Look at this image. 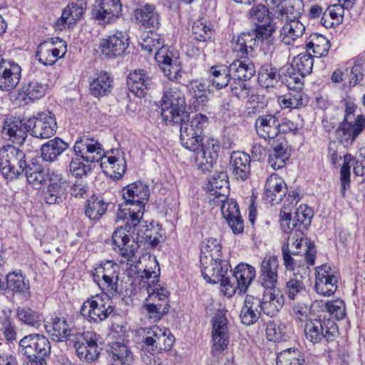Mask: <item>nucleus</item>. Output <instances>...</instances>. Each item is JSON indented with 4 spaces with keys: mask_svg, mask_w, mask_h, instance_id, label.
<instances>
[{
    "mask_svg": "<svg viewBox=\"0 0 365 365\" xmlns=\"http://www.w3.org/2000/svg\"><path fill=\"white\" fill-rule=\"evenodd\" d=\"M123 226L118 227L112 235L113 248L118 255L128 261L133 262V257L140 245L145 243L153 247L160 242L159 239L153 236V231L143 225L140 221L134 225L131 220H125Z\"/></svg>",
    "mask_w": 365,
    "mask_h": 365,
    "instance_id": "obj_1",
    "label": "nucleus"
},
{
    "mask_svg": "<svg viewBox=\"0 0 365 365\" xmlns=\"http://www.w3.org/2000/svg\"><path fill=\"white\" fill-rule=\"evenodd\" d=\"M123 197L126 205L135 206V208H119L117 217L131 220L134 225L138 224L142 220L145 206L150 197L148 185L140 181L130 183L123 188Z\"/></svg>",
    "mask_w": 365,
    "mask_h": 365,
    "instance_id": "obj_2",
    "label": "nucleus"
},
{
    "mask_svg": "<svg viewBox=\"0 0 365 365\" xmlns=\"http://www.w3.org/2000/svg\"><path fill=\"white\" fill-rule=\"evenodd\" d=\"M180 123V143L186 149L196 152L201 145L205 137V129L209 123L208 118L202 113L194 114Z\"/></svg>",
    "mask_w": 365,
    "mask_h": 365,
    "instance_id": "obj_3",
    "label": "nucleus"
},
{
    "mask_svg": "<svg viewBox=\"0 0 365 365\" xmlns=\"http://www.w3.org/2000/svg\"><path fill=\"white\" fill-rule=\"evenodd\" d=\"M29 164L25 153L19 148L11 144L0 148V173L6 180L23 176Z\"/></svg>",
    "mask_w": 365,
    "mask_h": 365,
    "instance_id": "obj_4",
    "label": "nucleus"
},
{
    "mask_svg": "<svg viewBox=\"0 0 365 365\" xmlns=\"http://www.w3.org/2000/svg\"><path fill=\"white\" fill-rule=\"evenodd\" d=\"M183 91L178 86L165 91L161 100V116L166 123L178 124L187 118Z\"/></svg>",
    "mask_w": 365,
    "mask_h": 365,
    "instance_id": "obj_5",
    "label": "nucleus"
},
{
    "mask_svg": "<svg viewBox=\"0 0 365 365\" xmlns=\"http://www.w3.org/2000/svg\"><path fill=\"white\" fill-rule=\"evenodd\" d=\"M344 105V118L336 130V136L344 146L348 147L353 144L365 128V116L359 115L353 121L352 117L354 115L356 105L351 101H346Z\"/></svg>",
    "mask_w": 365,
    "mask_h": 365,
    "instance_id": "obj_6",
    "label": "nucleus"
},
{
    "mask_svg": "<svg viewBox=\"0 0 365 365\" xmlns=\"http://www.w3.org/2000/svg\"><path fill=\"white\" fill-rule=\"evenodd\" d=\"M338 334V326L330 319H309L304 326L305 338L313 344L331 342Z\"/></svg>",
    "mask_w": 365,
    "mask_h": 365,
    "instance_id": "obj_7",
    "label": "nucleus"
},
{
    "mask_svg": "<svg viewBox=\"0 0 365 365\" xmlns=\"http://www.w3.org/2000/svg\"><path fill=\"white\" fill-rule=\"evenodd\" d=\"M275 31V26L269 22L258 26L255 29L241 34L233 46L234 52L252 54L254 48L259 42L269 39Z\"/></svg>",
    "mask_w": 365,
    "mask_h": 365,
    "instance_id": "obj_8",
    "label": "nucleus"
},
{
    "mask_svg": "<svg viewBox=\"0 0 365 365\" xmlns=\"http://www.w3.org/2000/svg\"><path fill=\"white\" fill-rule=\"evenodd\" d=\"M19 345V352L29 360L43 361L50 354L51 349L48 338L39 334H30L24 336Z\"/></svg>",
    "mask_w": 365,
    "mask_h": 365,
    "instance_id": "obj_9",
    "label": "nucleus"
},
{
    "mask_svg": "<svg viewBox=\"0 0 365 365\" xmlns=\"http://www.w3.org/2000/svg\"><path fill=\"white\" fill-rule=\"evenodd\" d=\"M113 310L108 296L96 295L83 302L81 314L89 322L99 324L106 319Z\"/></svg>",
    "mask_w": 365,
    "mask_h": 365,
    "instance_id": "obj_10",
    "label": "nucleus"
},
{
    "mask_svg": "<svg viewBox=\"0 0 365 365\" xmlns=\"http://www.w3.org/2000/svg\"><path fill=\"white\" fill-rule=\"evenodd\" d=\"M99 340V334L93 331H84L76 334L72 341L77 357L86 363L96 361L101 350L98 344Z\"/></svg>",
    "mask_w": 365,
    "mask_h": 365,
    "instance_id": "obj_11",
    "label": "nucleus"
},
{
    "mask_svg": "<svg viewBox=\"0 0 365 365\" xmlns=\"http://www.w3.org/2000/svg\"><path fill=\"white\" fill-rule=\"evenodd\" d=\"M219 269H215L210 274H202L204 279L209 283H220L222 287V292L228 297H232L237 291L241 293V286L239 282L235 280V277L230 269L228 262H222Z\"/></svg>",
    "mask_w": 365,
    "mask_h": 365,
    "instance_id": "obj_12",
    "label": "nucleus"
},
{
    "mask_svg": "<svg viewBox=\"0 0 365 365\" xmlns=\"http://www.w3.org/2000/svg\"><path fill=\"white\" fill-rule=\"evenodd\" d=\"M222 247L219 240L210 238L201 248L200 264L202 274H207L214 272L215 269H219L222 262H227L222 259Z\"/></svg>",
    "mask_w": 365,
    "mask_h": 365,
    "instance_id": "obj_13",
    "label": "nucleus"
},
{
    "mask_svg": "<svg viewBox=\"0 0 365 365\" xmlns=\"http://www.w3.org/2000/svg\"><path fill=\"white\" fill-rule=\"evenodd\" d=\"M228 320L223 310H217L212 319V353L217 355L223 351L228 346L230 334L227 327Z\"/></svg>",
    "mask_w": 365,
    "mask_h": 365,
    "instance_id": "obj_14",
    "label": "nucleus"
},
{
    "mask_svg": "<svg viewBox=\"0 0 365 365\" xmlns=\"http://www.w3.org/2000/svg\"><path fill=\"white\" fill-rule=\"evenodd\" d=\"M66 42L58 38H51L41 42L36 52L38 61L45 66L54 64L58 58L63 57L66 53Z\"/></svg>",
    "mask_w": 365,
    "mask_h": 365,
    "instance_id": "obj_15",
    "label": "nucleus"
},
{
    "mask_svg": "<svg viewBox=\"0 0 365 365\" xmlns=\"http://www.w3.org/2000/svg\"><path fill=\"white\" fill-rule=\"evenodd\" d=\"M28 120L31 135L34 138L48 139L56 132L57 123L55 115L48 110L39 113L36 117Z\"/></svg>",
    "mask_w": 365,
    "mask_h": 365,
    "instance_id": "obj_16",
    "label": "nucleus"
},
{
    "mask_svg": "<svg viewBox=\"0 0 365 365\" xmlns=\"http://www.w3.org/2000/svg\"><path fill=\"white\" fill-rule=\"evenodd\" d=\"M73 150L78 157L90 163L99 162L105 153L103 145L98 140L87 136L76 140Z\"/></svg>",
    "mask_w": 365,
    "mask_h": 365,
    "instance_id": "obj_17",
    "label": "nucleus"
},
{
    "mask_svg": "<svg viewBox=\"0 0 365 365\" xmlns=\"http://www.w3.org/2000/svg\"><path fill=\"white\" fill-rule=\"evenodd\" d=\"M122 5L119 0H101L93 9V18L101 26L113 23L121 15Z\"/></svg>",
    "mask_w": 365,
    "mask_h": 365,
    "instance_id": "obj_18",
    "label": "nucleus"
},
{
    "mask_svg": "<svg viewBox=\"0 0 365 365\" xmlns=\"http://www.w3.org/2000/svg\"><path fill=\"white\" fill-rule=\"evenodd\" d=\"M30 131L29 120H24L19 118H10L5 120L2 135L13 143L21 145Z\"/></svg>",
    "mask_w": 365,
    "mask_h": 365,
    "instance_id": "obj_19",
    "label": "nucleus"
},
{
    "mask_svg": "<svg viewBox=\"0 0 365 365\" xmlns=\"http://www.w3.org/2000/svg\"><path fill=\"white\" fill-rule=\"evenodd\" d=\"M338 277L328 264L317 267L315 290L323 296H331L336 290Z\"/></svg>",
    "mask_w": 365,
    "mask_h": 365,
    "instance_id": "obj_20",
    "label": "nucleus"
},
{
    "mask_svg": "<svg viewBox=\"0 0 365 365\" xmlns=\"http://www.w3.org/2000/svg\"><path fill=\"white\" fill-rule=\"evenodd\" d=\"M218 201L222 202L221 205L222 214L229 227L232 229V232L235 235L242 233L245 225L237 202L233 199H228L227 197L220 198L217 200V202Z\"/></svg>",
    "mask_w": 365,
    "mask_h": 365,
    "instance_id": "obj_21",
    "label": "nucleus"
},
{
    "mask_svg": "<svg viewBox=\"0 0 365 365\" xmlns=\"http://www.w3.org/2000/svg\"><path fill=\"white\" fill-rule=\"evenodd\" d=\"M155 58L165 76L170 81H176L181 77L180 62L168 48H163L155 53Z\"/></svg>",
    "mask_w": 365,
    "mask_h": 365,
    "instance_id": "obj_22",
    "label": "nucleus"
},
{
    "mask_svg": "<svg viewBox=\"0 0 365 365\" xmlns=\"http://www.w3.org/2000/svg\"><path fill=\"white\" fill-rule=\"evenodd\" d=\"M235 53L238 58L229 65L232 80L250 81L256 73L255 66L250 59V56H252V54Z\"/></svg>",
    "mask_w": 365,
    "mask_h": 365,
    "instance_id": "obj_23",
    "label": "nucleus"
},
{
    "mask_svg": "<svg viewBox=\"0 0 365 365\" xmlns=\"http://www.w3.org/2000/svg\"><path fill=\"white\" fill-rule=\"evenodd\" d=\"M21 76V66L2 58V63H0V89L6 91L13 90L19 83Z\"/></svg>",
    "mask_w": 365,
    "mask_h": 365,
    "instance_id": "obj_24",
    "label": "nucleus"
},
{
    "mask_svg": "<svg viewBox=\"0 0 365 365\" xmlns=\"http://www.w3.org/2000/svg\"><path fill=\"white\" fill-rule=\"evenodd\" d=\"M257 135L264 140L274 139L280 133V122L275 114H263L255 123Z\"/></svg>",
    "mask_w": 365,
    "mask_h": 365,
    "instance_id": "obj_25",
    "label": "nucleus"
},
{
    "mask_svg": "<svg viewBox=\"0 0 365 365\" xmlns=\"http://www.w3.org/2000/svg\"><path fill=\"white\" fill-rule=\"evenodd\" d=\"M264 289L262 297L259 298V307L264 314L272 317L282 308L284 297L279 294L276 287Z\"/></svg>",
    "mask_w": 365,
    "mask_h": 365,
    "instance_id": "obj_26",
    "label": "nucleus"
},
{
    "mask_svg": "<svg viewBox=\"0 0 365 365\" xmlns=\"http://www.w3.org/2000/svg\"><path fill=\"white\" fill-rule=\"evenodd\" d=\"M128 45V37L122 31L116 32L108 38L103 39L101 43L102 53L109 57L122 56L125 53Z\"/></svg>",
    "mask_w": 365,
    "mask_h": 365,
    "instance_id": "obj_27",
    "label": "nucleus"
},
{
    "mask_svg": "<svg viewBox=\"0 0 365 365\" xmlns=\"http://www.w3.org/2000/svg\"><path fill=\"white\" fill-rule=\"evenodd\" d=\"M287 187L284 180L277 174L270 175L264 186V195L272 204H279L286 195Z\"/></svg>",
    "mask_w": 365,
    "mask_h": 365,
    "instance_id": "obj_28",
    "label": "nucleus"
},
{
    "mask_svg": "<svg viewBox=\"0 0 365 365\" xmlns=\"http://www.w3.org/2000/svg\"><path fill=\"white\" fill-rule=\"evenodd\" d=\"M279 262L276 257H265L261 262L259 282L264 288L276 287Z\"/></svg>",
    "mask_w": 365,
    "mask_h": 365,
    "instance_id": "obj_29",
    "label": "nucleus"
},
{
    "mask_svg": "<svg viewBox=\"0 0 365 365\" xmlns=\"http://www.w3.org/2000/svg\"><path fill=\"white\" fill-rule=\"evenodd\" d=\"M134 19L138 24L145 28H158L160 24V15L153 4H145L135 9Z\"/></svg>",
    "mask_w": 365,
    "mask_h": 365,
    "instance_id": "obj_30",
    "label": "nucleus"
},
{
    "mask_svg": "<svg viewBox=\"0 0 365 365\" xmlns=\"http://www.w3.org/2000/svg\"><path fill=\"white\" fill-rule=\"evenodd\" d=\"M45 328L56 341H66L70 339L71 336L73 335L67 321L56 315L51 316L49 320L46 322Z\"/></svg>",
    "mask_w": 365,
    "mask_h": 365,
    "instance_id": "obj_31",
    "label": "nucleus"
},
{
    "mask_svg": "<svg viewBox=\"0 0 365 365\" xmlns=\"http://www.w3.org/2000/svg\"><path fill=\"white\" fill-rule=\"evenodd\" d=\"M127 84L130 92L143 97L153 86L152 79L147 76L144 70L134 71L128 76Z\"/></svg>",
    "mask_w": 365,
    "mask_h": 365,
    "instance_id": "obj_32",
    "label": "nucleus"
},
{
    "mask_svg": "<svg viewBox=\"0 0 365 365\" xmlns=\"http://www.w3.org/2000/svg\"><path fill=\"white\" fill-rule=\"evenodd\" d=\"M259 304V297L250 294L246 296L240 314L243 324L249 326L257 322L262 313Z\"/></svg>",
    "mask_w": 365,
    "mask_h": 365,
    "instance_id": "obj_33",
    "label": "nucleus"
},
{
    "mask_svg": "<svg viewBox=\"0 0 365 365\" xmlns=\"http://www.w3.org/2000/svg\"><path fill=\"white\" fill-rule=\"evenodd\" d=\"M250 156L245 152H233L230 156V166L237 179L245 180L250 173Z\"/></svg>",
    "mask_w": 365,
    "mask_h": 365,
    "instance_id": "obj_34",
    "label": "nucleus"
},
{
    "mask_svg": "<svg viewBox=\"0 0 365 365\" xmlns=\"http://www.w3.org/2000/svg\"><path fill=\"white\" fill-rule=\"evenodd\" d=\"M6 286L9 291H11L14 295H19L24 299H28L31 296L30 284L28 279L18 272H10L6 277Z\"/></svg>",
    "mask_w": 365,
    "mask_h": 365,
    "instance_id": "obj_35",
    "label": "nucleus"
},
{
    "mask_svg": "<svg viewBox=\"0 0 365 365\" xmlns=\"http://www.w3.org/2000/svg\"><path fill=\"white\" fill-rule=\"evenodd\" d=\"M99 162L104 173L113 178H120L125 172V162L123 158L120 156H106L104 154Z\"/></svg>",
    "mask_w": 365,
    "mask_h": 365,
    "instance_id": "obj_36",
    "label": "nucleus"
},
{
    "mask_svg": "<svg viewBox=\"0 0 365 365\" xmlns=\"http://www.w3.org/2000/svg\"><path fill=\"white\" fill-rule=\"evenodd\" d=\"M282 81L279 70L271 63H266L261 66L258 72L259 83L266 88H276Z\"/></svg>",
    "mask_w": 365,
    "mask_h": 365,
    "instance_id": "obj_37",
    "label": "nucleus"
},
{
    "mask_svg": "<svg viewBox=\"0 0 365 365\" xmlns=\"http://www.w3.org/2000/svg\"><path fill=\"white\" fill-rule=\"evenodd\" d=\"M285 294L291 300H296L307 295L305 277L297 272H294L286 282Z\"/></svg>",
    "mask_w": 365,
    "mask_h": 365,
    "instance_id": "obj_38",
    "label": "nucleus"
},
{
    "mask_svg": "<svg viewBox=\"0 0 365 365\" xmlns=\"http://www.w3.org/2000/svg\"><path fill=\"white\" fill-rule=\"evenodd\" d=\"M68 148V144L56 137L42 145L41 157L44 161L54 162L57 158Z\"/></svg>",
    "mask_w": 365,
    "mask_h": 365,
    "instance_id": "obj_39",
    "label": "nucleus"
},
{
    "mask_svg": "<svg viewBox=\"0 0 365 365\" xmlns=\"http://www.w3.org/2000/svg\"><path fill=\"white\" fill-rule=\"evenodd\" d=\"M304 31L305 26L302 22L289 20L280 30L279 39L285 45H290L302 37Z\"/></svg>",
    "mask_w": 365,
    "mask_h": 365,
    "instance_id": "obj_40",
    "label": "nucleus"
},
{
    "mask_svg": "<svg viewBox=\"0 0 365 365\" xmlns=\"http://www.w3.org/2000/svg\"><path fill=\"white\" fill-rule=\"evenodd\" d=\"M230 71L229 66L225 64L212 66L209 71L212 85L217 89L226 88L232 80Z\"/></svg>",
    "mask_w": 365,
    "mask_h": 365,
    "instance_id": "obj_41",
    "label": "nucleus"
},
{
    "mask_svg": "<svg viewBox=\"0 0 365 365\" xmlns=\"http://www.w3.org/2000/svg\"><path fill=\"white\" fill-rule=\"evenodd\" d=\"M67 185L65 180L59 178L51 182L45 192V201L49 205L59 204L66 197Z\"/></svg>",
    "mask_w": 365,
    "mask_h": 365,
    "instance_id": "obj_42",
    "label": "nucleus"
},
{
    "mask_svg": "<svg viewBox=\"0 0 365 365\" xmlns=\"http://www.w3.org/2000/svg\"><path fill=\"white\" fill-rule=\"evenodd\" d=\"M27 182L35 189H40L48 179V173L41 165L31 163L24 173Z\"/></svg>",
    "mask_w": 365,
    "mask_h": 365,
    "instance_id": "obj_43",
    "label": "nucleus"
},
{
    "mask_svg": "<svg viewBox=\"0 0 365 365\" xmlns=\"http://www.w3.org/2000/svg\"><path fill=\"white\" fill-rule=\"evenodd\" d=\"M303 90H289V93L279 98V103L283 108H299L309 103V97Z\"/></svg>",
    "mask_w": 365,
    "mask_h": 365,
    "instance_id": "obj_44",
    "label": "nucleus"
},
{
    "mask_svg": "<svg viewBox=\"0 0 365 365\" xmlns=\"http://www.w3.org/2000/svg\"><path fill=\"white\" fill-rule=\"evenodd\" d=\"M284 4L279 9L277 18H285L287 21H299L304 11L303 0H284Z\"/></svg>",
    "mask_w": 365,
    "mask_h": 365,
    "instance_id": "obj_45",
    "label": "nucleus"
},
{
    "mask_svg": "<svg viewBox=\"0 0 365 365\" xmlns=\"http://www.w3.org/2000/svg\"><path fill=\"white\" fill-rule=\"evenodd\" d=\"M113 79L107 73L98 74L90 82L89 91L95 97L107 96L110 93Z\"/></svg>",
    "mask_w": 365,
    "mask_h": 365,
    "instance_id": "obj_46",
    "label": "nucleus"
},
{
    "mask_svg": "<svg viewBox=\"0 0 365 365\" xmlns=\"http://www.w3.org/2000/svg\"><path fill=\"white\" fill-rule=\"evenodd\" d=\"M232 273L235 277V280L239 282L241 286V293H245L255 278V267L248 264L240 263L235 267Z\"/></svg>",
    "mask_w": 365,
    "mask_h": 365,
    "instance_id": "obj_47",
    "label": "nucleus"
},
{
    "mask_svg": "<svg viewBox=\"0 0 365 365\" xmlns=\"http://www.w3.org/2000/svg\"><path fill=\"white\" fill-rule=\"evenodd\" d=\"M228 185L227 175L225 172H216L209 179L210 192L217 200L226 197Z\"/></svg>",
    "mask_w": 365,
    "mask_h": 365,
    "instance_id": "obj_48",
    "label": "nucleus"
},
{
    "mask_svg": "<svg viewBox=\"0 0 365 365\" xmlns=\"http://www.w3.org/2000/svg\"><path fill=\"white\" fill-rule=\"evenodd\" d=\"M109 357L113 361H118L122 365H130L133 361L130 350L125 344L120 342L112 343L109 349Z\"/></svg>",
    "mask_w": 365,
    "mask_h": 365,
    "instance_id": "obj_49",
    "label": "nucleus"
},
{
    "mask_svg": "<svg viewBox=\"0 0 365 365\" xmlns=\"http://www.w3.org/2000/svg\"><path fill=\"white\" fill-rule=\"evenodd\" d=\"M135 261L133 262L128 260V264L130 265V269L128 271V276L137 275V277H140L144 284H146V287H148L149 284L152 286L160 287L158 285V279L160 274L155 271H151L148 266L144 268L142 271L140 268H138V265H134Z\"/></svg>",
    "mask_w": 365,
    "mask_h": 365,
    "instance_id": "obj_50",
    "label": "nucleus"
},
{
    "mask_svg": "<svg viewBox=\"0 0 365 365\" xmlns=\"http://www.w3.org/2000/svg\"><path fill=\"white\" fill-rule=\"evenodd\" d=\"M48 90V86L45 79L35 78L29 81L23 87V91L28 98L38 100L45 96Z\"/></svg>",
    "mask_w": 365,
    "mask_h": 365,
    "instance_id": "obj_51",
    "label": "nucleus"
},
{
    "mask_svg": "<svg viewBox=\"0 0 365 365\" xmlns=\"http://www.w3.org/2000/svg\"><path fill=\"white\" fill-rule=\"evenodd\" d=\"M306 48L307 51L312 50L318 57H322L327 54L330 43L325 36L316 33L309 36Z\"/></svg>",
    "mask_w": 365,
    "mask_h": 365,
    "instance_id": "obj_52",
    "label": "nucleus"
},
{
    "mask_svg": "<svg viewBox=\"0 0 365 365\" xmlns=\"http://www.w3.org/2000/svg\"><path fill=\"white\" fill-rule=\"evenodd\" d=\"M142 50L148 53L160 51L163 48H167L164 46V41L160 34L154 31H150L143 35L139 42Z\"/></svg>",
    "mask_w": 365,
    "mask_h": 365,
    "instance_id": "obj_53",
    "label": "nucleus"
},
{
    "mask_svg": "<svg viewBox=\"0 0 365 365\" xmlns=\"http://www.w3.org/2000/svg\"><path fill=\"white\" fill-rule=\"evenodd\" d=\"M85 9V4L82 1H72L63 9L61 20L68 25L76 24L82 17Z\"/></svg>",
    "mask_w": 365,
    "mask_h": 365,
    "instance_id": "obj_54",
    "label": "nucleus"
},
{
    "mask_svg": "<svg viewBox=\"0 0 365 365\" xmlns=\"http://www.w3.org/2000/svg\"><path fill=\"white\" fill-rule=\"evenodd\" d=\"M346 9L341 4H335L329 6L322 16L321 23L325 27H331L334 24H339L342 22L344 10Z\"/></svg>",
    "mask_w": 365,
    "mask_h": 365,
    "instance_id": "obj_55",
    "label": "nucleus"
},
{
    "mask_svg": "<svg viewBox=\"0 0 365 365\" xmlns=\"http://www.w3.org/2000/svg\"><path fill=\"white\" fill-rule=\"evenodd\" d=\"M272 148L273 150L269 155L268 163L275 170L282 168L285 165L286 160L289 157L287 151V145L280 143L273 145Z\"/></svg>",
    "mask_w": 365,
    "mask_h": 365,
    "instance_id": "obj_56",
    "label": "nucleus"
},
{
    "mask_svg": "<svg viewBox=\"0 0 365 365\" xmlns=\"http://www.w3.org/2000/svg\"><path fill=\"white\" fill-rule=\"evenodd\" d=\"M94 271L92 273L94 282L108 277H119V266L112 261L102 262L99 267L95 268Z\"/></svg>",
    "mask_w": 365,
    "mask_h": 365,
    "instance_id": "obj_57",
    "label": "nucleus"
},
{
    "mask_svg": "<svg viewBox=\"0 0 365 365\" xmlns=\"http://www.w3.org/2000/svg\"><path fill=\"white\" fill-rule=\"evenodd\" d=\"M18 319L24 324L38 328L41 325V316L39 313L29 307H19L16 310Z\"/></svg>",
    "mask_w": 365,
    "mask_h": 365,
    "instance_id": "obj_58",
    "label": "nucleus"
},
{
    "mask_svg": "<svg viewBox=\"0 0 365 365\" xmlns=\"http://www.w3.org/2000/svg\"><path fill=\"white\" fill-rule=\"evenodd\" d=\"M107 210V204L98 197H92L87 200L86 215L92 220L99 219Z\"/></svg>",
    "mask_w": 365,
    "mask_h": 365,
    "instance_id": "obj_59",
    "label": "nucleus"
},
{
    "mask_svg": "<svg viewBox=\"0 0 365 365\" xmlns=\"http://www.w3.org/2000/svg\"><path fill=\"white\" fill-rule=\"evenodd\" d=\"M304 359L297 349H288L278 354L277 365H303Z\"/></svg>",
    "mask_w": 365,
    "mask_h": 365,
    "instance_id": "obj_60",
    "label": "nucleus"
},
{
    "mask_svg": "<svg viewBox=\"0 0 365 365\" xmlns=\"http://www.w3.org/2000/svg\"><path fill=\"white\" fill-rule=\"evenodd\" d=\"M304 78V76L291 68L282 75L281 83L284 84L289 90H303Z\"/></svg>",
    "mask_w": 365,
    "mask_h": 365,
    "instance_id": "obj_61",
    "label": "nucleus"
},
{
    "mask_svg": "<svg viewBox=\"0 0 365 365\" xmlns=\"http://www.w3.org/2000/svg\"><path fill=\"white\" fill-rule=\"evenodd\" d=\"M314 60L312 55L307 52L299 54L294 58L292 68L301 75L307 76L312 73Z\"/></svg>",
    "mask_w": 365,
    "mask_h": 365,
    "instance_id": "obj_62",
    "label": "nucleus"
},
{
    "mask_svg": "<svg viewBox=\"0 0 365 365\" xmlns=\"http://www.w3.org/2000/svg\"><path fill=\"white\" fill-rule=\"evenodd\" d=\"M313 210L306 205H301L297 207L294 213L298 222L299 232L303 234L311 225L313 217Z\"/></svg>",
    "mask_w": 365,
    "mask_h": 365,
    "instance_id": "obj_63",
    "label": "nucleus"
},
{
    "mask_svg": "<svg viewBox=\"0 0 365 365\" xmlns=\"http://www.w3.org/2000/svg\"><path fill=\"white\" fill-rule=\"evenodd\" d=\"M146 291L148 294L145 304H163V301L168 302L169 292L161 287L152 286L151 284L146 287Z\"/></svg>",
    "mask_w": 365,
    "mask_h": 365,
    "instance_id": "obj_64",
    "label": "nucleus"
}]
</instances>
